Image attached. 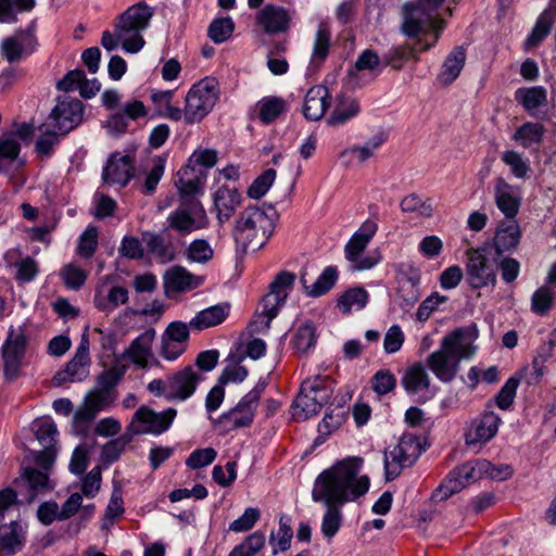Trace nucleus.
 I'll return each mask as SVG.
<instances>
[{"label":"nucleus","mask_w":556,"mask_h":556,"mask_svg":"<svg viewBox=\"0 0 556 556\" xmlns=\"http://www.w3.org/2000/svg\"><path fill=\"white\" fill-rule=\"evenodd\" d=\"M17 488H27V500L33 501L39 493L52 489L48 473L35 468H25L22 476L14 481Z\"/></svg>","instance_id":"nucleus-31"},{"label":"nucleus","mask_w":556,"mask_h":556,"mask_svg":"<svg viewBox=\"0 0 556 556\" xmlns=\"http://www.w3.org/2000/svg\"><path fill=\"white\" fill-rule=\"evenodd\" d=\"M494 199L497 208L508 219H514L520 206L518 189L509 185L504 178L498 177L494 185Z\"/></svg>","instance_id":"nucleus-23"},{"label":"nucleus","mask_w":556,"mask_h":556,"mask_svg":"<svg viewBox=\"0 0 556 556\" xmlns=\"http://www.w3.org/2000/svg\"><path fill=\"white\" fill-rule=\"evenodd\" d=\"M60 277L67 289L80 290L85 285L88 273L75 263L65 264L60 270Z\"/></svg>","instance_id":"nucleus-49"},{"label":"nucleus","mask_w":556,"mask_h":556,"mask_svg":"<svg viewBox=\"0 0 556 556\" xmlns=\"http://www.w3.org/2000/svg\"><path fill=\"white\" fill-rule=\"evenodd\" d=\"M466 62V49L457 46L445 58L439 79L444 85L452 84L460 74Z\"/></svg>","instance_id":"nucleus-36"},{"label":"nucleus","mask_w":556,"mask_h":556,"mask_svg":"<svg viewBox=\"0 0 556 556\" xmlns=\"http://www.w3.org/2000/svg\"><path fill=\"white\" fill-rule=\"evenodd\" d=\"M134 174V159L130 155H118L116 153L109 159L102 177L106 184L126 187Z\"/></svg>","instance_id":"nucleus-20"},{"label":"nucleus","mask_w":556,"mask_h":556,"mask_svg":"<svg viewBox=\"0 0 556 556\" xmlns=\"http://www.w3.org/2000/svg\"><path fill=\"white\" fill-rule=\"evenodd\" d=\"M229 308L228 303H223L202 309L190 320V327L195 330H203L217 326L226 319Z\"/></svg>","instance_id":"nucleus-35"},{"label":"nucleus","mask_w":556,"mask_h":556,"mask_svg":"<svg viewBox=\"0 0 556 556\" xmlns=\"http://www.w3.org/2000/svg\"><path fill=\"white\" fill-rule=\"evenodd\" d=\"M477 460H478L477 470L480 471L481 478L486 476L493 480L505 481L513 476V469L509 465H506V464L493 465L486 459H477Z\"/></svg>","instance_id":"nucleus-56"},{"label":"nucleus","mask_w":556,"mask_h":556,"mask_svg":"<svg viewBox=\"0 0 556 556\" xmlns=\"http://www.w3.org/2000/svg\"><path fill=\"white\" fill-rule=\"evenodd\" d=\"M477 468L478 460H475L473 463H465L453 469L439 485L434 497L440 501L446 500L467 485L480 480V471L477 470Z\"/></svg>","instance_id":"nucleus-14"},{"label":"nucleus","mask_w":556,"mask_h":556,"mask_svg":"<svg viewBox=\"0 0 556 556\" xmlns=\"http://www.w3.org/2000/svg\"><path fill=\"white\" fill-rule=\"evenodd\" d=\"M395 386V376L388 369L378 370L371 379V389L379 395L388 394Z\"/></svg>","instance_id":"nucleus-61"},{"label":"nucleus","mask_w":556,"mask_h":556,"mask_svg":"<svg viewBox=\"0 0 556 556\" xmlns=\"http://www.w3.org/2000/svg\"><path fill=\"white\" fill-rule=\"evenodd\" d=\"M368 299L369 294L363 287L350 288L338 298L337 306L343 314H350L353 308H364Z\"/></svg>","instance_id":"nucleus-45"},{"label":"nucleus","mask_w":556,"mask_h":556,"mask_svg":"<svg viewBox=\"0 0 556 556\" xmlns=\"http://www.w3.org/2000/svg\"><path fill=\"white\" fill-rule=\"evenodd\" d=\"M218 81L205 77L194 84L186 96L185 122L188 125L202 121L218 101Z\"/></svg>","instance_id":"nucleus-5"},{"label":"nucleus","mask_w":556,"mask_h":556,"mask_svg":"<svg viewBox=\"0 0 556 556\" xmlns=\"http://www.w3.org/2000/svg\"><path fill=\"white\" fill-rule=\"evenodd\" d=\"M330 29L325 25H320L315 34L312 63H323L327 59L330 50Z\"/></svg>","instance_id":"nucleus-51"},{"label":"nucleus","mask_w":556,"mask_h":556,"mask_svg":"<svg viewBox=\"0 0 556 556\" xmlns=\"http://www.w3.org/2000/svg\"><path fill=\"white\" fill-rule=\"evenodd\" d=\"M177 415L175 408H167L162 413H156L146 406L140 407L134 415L131 424L127 431L134 434L152 433L161 434L169 429L174 418Z\"/></svg>","instance_id":"nucleus-11"},{"label":"nucleus","mask_w":556,"mask_h":556,"mask_svg":"<svg viewBox=\"0 0 556 556\" xmlns=\"http://www.w3.org/2000/svg\"><path fill=\"white\" fill-rule=\"evenodd\" d=\"M132 437V433L127 431L125 434L104 444L101 451L102 462L108 465L115 463Z\"/></svg>","instance_id":"nucleus-52"},{"label":"nucleus","mask_w":556,"mask_h":556,"mask_svg":"<svg viewBox=\"0 0 556 556\" xmlns=\"http://www.w3.org/2000/svg\"><path fill=\"white\" fill-rule=\"evenodd\" d=\"M25 545V532L20 522L11 520L9 523L0 519V551L5 556H12Z\"/></svg>","instance_id":"nucleus-27"},{"label":"nucleus","mask_w":556,"mask_h":556,"mask_svg":"<svg viewBox=\"0 0 556 556\" xmlns=\"http://www.w3.org/2000/svg\"><path fill=\"white\" fill-rule=\"evenodd\" d=\"M203 277L193 275L180 265L173 266L165 274V285L174 292H186L200 287Z\"/></svg>","instance_id":"nucleus-30"},{"label":"nucleus","mask_w":556,"mask_h":556,"mask_svg":"<svg viewBox=\"0 0 556 556\" xmlns=\"http://www.w3.org/2000/svg\"><path fill=\"white\" fill-rule=\"evenodd\" d=\"M256 25L267 35L287 33L291 26V15L288 9L268 3L255 16Z\"/></svg>","instance_id":"nucleus-17"},{"label":"nucleus","mask_w":556,"mask_h":556,"mask_svg":"<svg viewBox=\"0 0 556 556\" xmlns=\"http://www.w3.org/2000/svg\"><path fill=\"white\" fill-rule=\"evenodd\" d=\"M556 291L551 286L543 285L531 296V311L540 316L545 315L554 305Z\"/></svg>","instance_id":"nucleus-48"},{"label":"nucleus","mask_w":556,"mask_h":556,"mask_svg":"<svg viewBox=\"0 0 556 556\" xmlns=\"http://www.w3.org/2000/svg\"><path fill=\"white\" fill-rule=\"evenodd\" d=\"M316 342V327L312 320H306L294 330L290 345L294 353L302 355L313 349Z\"/></svg>","instance_id":"nucleus-40"},{"label":"nucleus","mask_w":556,"mask_h":556,"mask_svg":"<svg viewBox=\"0 0 556 556\" xmlns=\"http://www.w3.org/2000/svg\"><path fill=\"white\" fill-rule=\"evenodd\" d=\"M338 277L337 267L327 266L314 283L307 285V280L304 275L301 276V283L307 296L318 298L325 295L333 288Z\"/></svg>","instance_id":"nucleus-37"},{"label":"nucleus","mask_w":556,"mask_h":556,"mask_svg":"<svg viewBox=\"0 0 556 556\" xmlns=\"http://www.w3.org/2000/svg\"><path fill=\"white\" fill-rule=\"evenodd\" d=\"M402 24L401 31L408 38L417 37V3L407 1L401 9Z\"/></svg>","instance_id":"nucleus-54"},{"label":"nucleus","mask_w":556,"mask_h":556,"mask_svg":"<svg viewBox=\"0 0 556 556\" xmlns=\"http://www.w3.org/2000/svg\"><path fill=\"white\" fill-rule=\"evenodd\" d=\"M213 447L194 450L186 459V466L191 469H200L212 464L216 458Z\"/></svg>","instance_id":"nucleus-63"},{"label":"nucleus","mask_w":556,"mask_h":556,"mask_svg":"<svg viewBox=\"0 0 556 556\" xmlns=\"http://www.w3.org/2000/svg\"><path fill=\"white\" fill-rule=\"evenodd\" d=\"M128 301V290L124 287L114 286L110 289L108 299H94L96 306L100 311L114 309Z\"/></svg>","instance_id":"nucleus-58"},{"label":"nucleus","mask_w":556,"mask_h":556,"mask_svg":"<svg viewBox=\"0 0 556 556\" xmlns=\"http://www.w3.org/2000/svg\"><path fill=\"white\" fill-rule=\"evenodd\" d=\"M37 23L31 21L25 28L15 31L2 39L0 52L9 63H18L36 52L39 42L37 38Z\"/></svg>","instance_id":"nucleus-9"},{"label":"nucleus","mask_w":556,"mask_h":556,"mask_svg":"<svg viewBox=\"0 0 556 556\" xmlns=\"http://www.w3.org/2000/svg\"><path fill=\"white\" fill-rule=\"evenodd\" d=\"M184 256L189 263L204 265L214 256V250L205 239H195L184 251Z\"/></svg>","instance_id":"nucleus-46"},{"label":"nucleus","mask_w":556,"mask_h":556,"mask_svg":"<svg viewBox=\"0 0 556 556\" xmlns=\"http://www.w3.org/2000/svg\"><path fill=\"white\" fill-rule=\"evenodd\" d=\"M556 22V0H552L549 7L539 16L532 31L527 37V48L538 46L551 31Z\"/></svg>","instance_id":"nucleus-38"},{"label":"nucleus","mask_w":556,"mask_h":556,"mask_svg":"<svg viewBox=\"0 0 556 556\" xmlns=\"http://www.w3.org/2000/svg\"><path fill=\"white\" fill-rule=\"evenodd\" d=\"M331 98L327 87L317 85L308 89L303 105V115L308 121H319L330 106Z\"/></svg>","instance_id":"nucleus-25"},{"label":"nucleus","mask_w":556,"mask_h":556,"mask_svg":"<svg viewBox=\"0 0 556 556\" xmlns=\"http://www.w3.org/2000/svg\"><path fill=\"white\" fill-rule=\"evenodd\" d=\"M363 463L362 457H346L325 469L315 481L312 497L327 507L321 520V532L327 539H332L342 526L340 506L357 500L369 490L368 476L358 477Z\"/></svg>","instance_id":"nucleus-1"},{"label":"nucleus","mask_w":556,"mask_h":556,"mask_svg":"<svg viewBox=\"0 0 556 556\" xmlns=\"http://www.w3.org/2000/svg\"><path fill=\"white\" fill-rule=\"evenodd\" d=\"M142 241L146 244L148 254L152 255L157 262L165 264L175 260L176 248L172 240L166 239L162 233L143 232Z\"/></svg>","instance_id":"nucleus-28"},{"label":"nucleus","mask_w":556,"mask_h":556,"mask_svg":"<svg viewBox=\"0 0 556 556\" xmlns=\"http://www.w3.org/2000/svg\"><path fill=\"white\" fill-rule=\"evenodd\" d=\"M125 372L126 367L124 365H113L98 376L97 384L93 390L114 401V390L125 376Z\"/></svg>","instance_id":"nucleus-42"},{"label":"nucleus","mask_w":556,"mask_h":556,"mask_svg":"<svg viewBox=\"0 0 556 556\" xmlns=\"http://www.w3.org/2000/svg\"><path fill=\"white\" fill-rule=\"evenodd\" d=\"M295 275L287 270L278 273L270 282L269 291L263 296L261 302V306H264L266 312L269 313L267 321L278 315L280 307L286 303L289 292L293 289Z\"/></svg>","instance_id":"nucleus-15"},{"label":"nucleus","mask_w":556,"mask_h":556,"mask_svg":"<svg viewBox=\"0 0 556 556\" xmlns=\"http://www.w3.org/2000/svg\"><path fill=\"white\" fill-rule=\"evenodd\" d=\"M202 379L191 366L177 371L165 381L166 399L185 401L195 391L199 381Z\"/></svg>","instance_id":"nucleus-18"},{"label":"nucleus","mask_w":556,"mask_h":556,"mask_svg":"<svg viewBox=\"0 0 556 556\" xmlns=\"http://www.w3.org/2000/svg\"><path fill=\"white\" fill-rule=\"evenodd\" d=\"M416 56V43L405 42L393 46L382 55V65L390 66L395 71L402 70L407 62Z\"/></svg>","instance_id":"nucleus-41"},{"label":"nucleus","mask_w":556,"mask_h":556,"mask_svg":"<svg viewBox=\"0 0 556 556\" xmlns=\"http://www.w3.org/2000/svg\"><path fill=\"white\" fill-rule=\"evenodd\" d=\"M545 128L541 123L527 122L516 129L513 139L522 148H536L542 142Z\"/></svg>","instance_id":"nucleus-43"},{"label":"nucleus","mask_w":556,"mask_h":556,"mask_svg":"<svg viewBox=\"0 0 556 556\" xmlns=\"http://www.w3.org/2000/svg\"><path fill=\"white\" fill-rule=\"evenodd\" d=\"M500 422L501 418L493 412L484 413L471 422L465 435L466 444L470 446L489 442L497 433Z\"/></svg>","instance_id":"nucleus-21"},{"label":"nucleus","mask_w":556,"mask_h":556,"mask_svg":"<svg viewBox=\"0 0 556 556\" xmlns=\"http://www.w3.org/2000/svg\"><path fill=\"white\" fill-rule=\"evenodd\" d=\"M443 2L444 0L419 1V52L433 47L445 27L440 13Z\"/></svg>","instance_id":"nucleus-10"},{"label":"nucleus","mask_w":556,"mask_h":556,"mask_svg":"<svg viewBox=\"0 0 556 556\" xmlns=\"http://www.w3.org/2000/svg\"><path fill=\"white\" fill-rule=\"evenodd\" d=\"M83 117V102L70 96L59 97L55 106L49 115L52 124L62 135H66L75 129L81 123Z\"/></svg>","instance_id":"nucleus-12"},{"label":"nucleus","mask_w":556,"mask_h":556,"mask_svg":"<svg viewBox=\"0 0 556 556\" xmlns=\"http://www.w3.org/2000/svg\"><path fill=\"white\" fill-rule=\"evenodd\" d=\"M21 153V144L18 141L12 138L0 139V172L8 169L9 165H12Z\"/></svg>","instance_id":"nucleus-55"},{"label":"nucleus","mask_w":556,"mask_h":556,"mask_svg":"<svg viewBox=\"0 0 556 556\" xmlns=\"http://www.w3.org/2000/svg\"><path fill=\"white\" fill-rule=\"evenodd\" d=\"M36 439L42 446H53L58 442V429L53 421L42 420L34 425Z\"/></svg>","instance_id":"nucleus-60"},{"label":"nucleus","mask_w":556,"mask_h":556,"mask_svg":"<svg viewBox=\"0 0 556 556\" xmlns=\"http://www.w3.org/2000/svg\"><path fill=\"white\" fill-rule=\"evenodd\" d=\"M177 176L176 186L179 190L180 199L186 201L195 199L194 195L201 192L206 179V173L203 168L190 164L180 168Z\"/></svg>","instance_id":"nucleus-22"},{"label":"nucleus","mask_w":556,"mask_h":556,"mask_svg":"<svg viewBox=\"0 0 556 556\" xmlns=\"http://www.w3.org/2000/svg\"><path fill=\"white\" fill-rule=\"evenodd\" d=\"M165 169V161L164 159L157 156L154 160V165L148 173L144 184L141 187V192L146 195L154 193L156 186L159 185L161 178L164 175Z\"/></svg>","instance_id":"nucleus-62"},{"label":"nucleus","mask_w":556,"mask_h":556,"mask_svg":"<svg viewBox=\"0 0 556 556\" xmlns=\"http://www.w3.org/2000/svg\"><path fill=\"white\" fill-rule=\"evenodd\" d=\"M216 218L220 225L227 223L241 203V194L235 188L220 186L213 195Z\"/></svg>","instance_id":"nucleus-26"},{"label":"nucleus","mask_w":556,"mask_h":556,"mask_svg":"<svg viewBox=\"0 0 556 556\" xmlns=\"http://www.w3.org/2000/svg\"><path fill=\"white\" fill-rule=\"evenodd\" d=\"M515 100L531 116H536L539 109L547 103V90L542 86L518 88L515 91Z\"/></svg>","instance_id":"nucleus-32"},{"label":"nucleus","mask_w":556,"mask_h":556,"mask_svg":"<svg viewBox=\"0 0 556 556\" xmlns=\"http://www.w3.org/2000/svg\"><path fill=\"white\" fill-rule=\"evenodd\" d=\"M199 212H204L199 200H181L180 206L167 217L169 228L181 233H189L195 224L193 215H198Z\"/></svg>","instance_id":"nucleus-24"},{"label":"nucleus","mask_w":556,"mask_h":556,"mask_svg":"<svg viewBox=\"0 0 556 556\" xmlns=\"http://www.w3.org/2000/svg\"><path fill=\"white\" fill-rule=\"evenodd\" d=\"M467 275L469 283L475 289H480L496 281V271L493 263L481 250L468 251Z\"/></svg>","instance_id":"nucleus-16"},{"label":"nucleus","mask_w":556,"mask_h":556,"mask_svg":"<svg viewBox=\"0 0 556 556\" xmlns=\"http://www.w3.org/2000/svg\"><path fill=\"white\" fill-rule=\"evenodd\" d=\"M459 362L455 355L441 345L439 351L430 355L429 367L440 380L451 381L458 370Z\"/></svg>","instance_id":"nucleus-29"},{"label":"nucleus","mask_w":556,"mask_h":556,"mask_svg":"<svg viewBox=\"0 0 556 556\" xmlns=\"http://www.w3.org/2000/svg\"><path fill=\"white\" fill-rule=\"evenodd\" d=\"M112 403L113 399H108L94 390H90L85 395L83 404L74 413L73 432L77 435L86 437L90 422Z\"/></svg>","instance_id":"nucleus-13"},{"label":"nucleus","mask_w":556,"mask_h":556,"mask_svg":"<svg viewBox=\"0 0 556 556\" xmlns=\"http://www.w3.org/2000/svg\"><path fill=\"white\" fill-rule=\"evenodd\" d=\"M502 161L509 166L513 175L517 178H526L531 170L529 161L514 150L505 151L502 154Z\"/></svg>","instance_id":"nucleus-57"},{"label":"nucleus","mask_w":556,"mask_h":556,"mask_svg":"<svg viewBox=\"0 0 556 556\" xmlns=\"http://www.w3.org/2000/svg\"><path fill=\"white\" fill-rule=\"evenodd\" d=\"M333 389L334 381L329 376H315L304 380L294 402L293 416L305 420L317 415L329 402Z\"/></svg>","instance_id":"nucleus-4"},{"label":"nucleus","mask_w":556,"mask_h":556,"mask_svg":"<svg viewBox=\"0 0 556 556\" xmlns=\"http://www.w3.org/2000/svg\"><path fill=\"white\" fill-rule=\"evenodd\" d=\"M417 460V435L404 433L399 442L384 451V476L387 481L397 478L403 469L412 467Z\"/></svg>","instance_id":"nucleus-8"},{"label":"nucleus","mask_w":556,"mask_h":556,"mask_svg":"<svg viewBox=\"0 0 556 556\" xmlns=\"http://www.w3.org/2000/svg\"><path fill=\"white\" fill-rule=\"evenodd\" d=\"M521 237L518 223L515 219H506L498 225L494 237V247L498 254L517 248Z\"/></svg>","instance_id":"nucleus-33"},{"label":"nucleus","mask_w":556,"mask_h":556,"mask_svg":"<svg viewBox=\"0 0 556 556\" xmlns=\"http://www.w3.org/2000/svg\"><path fill=\"white\" fill-rule=\"evenodd\" d=\"M27 345L28 336L26 326L23 325L16 329L10 327L8 336L1 346L3 377L5 381L12 382L21 376Z\"/></svg>","instance_id":"nucleus-6"},{"label":"nucleus","mask_w":556,"mask_h":556,"mask_svg":"<svg viewBox=\"0 0 556 556\" xmlns=\"http://www.w3.org/2000/svg\"><path fill=\"white\" fill-rule=\"evenodd\" d=\"M235 29L231 17H217L213 20L207 29L208 38L215 43H223L230 38Z\"/></svg>","instance_id":"nucleus-50"},{"label":"nucleus","mask_w":556,"mask_h":556,"mask_svg":"<svg viewBox=\"0 0 556 556\" xmlns=\"http://www.w3.org/2000/svg\"><path fill=\"white\" fill-rule=\"evenodd\" d=\"M477 338V331L472 327L459 328L446 336L442 341V346L459 361L470 358L476 352L473 341Z\"/></svg>","instance_id":"nucleus-19"},{"label":"nucleus","mask_w":556,"mask_h":556,"mask_svg":"<svg viewBox=\"0 0 556 556\" xmlns=\"http://www.w3.org/2000/svg\"><path fill=\"white\" fill-rule=\"evenodd\" d=\"M237 463L229 460L226 463L225 469L220 465H216L212 470L213 480L223 488L230 486L237 478Z\"/></svg>","instance_id":"nucleus-64"},{"label":"nucleus","mask_w":556,"mask_h":556,"mask_svg":"<svg viewBox=\"0 0 556 556\" xmlns=\"http://www.w3.org/2000/svg\"><path fill=\"white\" fill-rule=\"evenodd\" d=\"M257 105L258 118L266 125L275 122L286 110V102L279 97L263 98Z\"/></svg>","instance_id":"nucleus-47"},{"label":"nucleus","mask_w":556,"mask_h":556,"mask_svg":"<svg viewBox=\"0 0 556 556\" xmlns=\"http://www.w3.org/2000/svg\"><path fill=\"white\" fill-rule=\"evenodd\" d=\"M35 7L36 0H0V22L14 24L18 14L31 12Z\"/></svg>","instance_id":"nucleus-44"},{"label":"nucleus","mask_w":556,"mask_h":556,"mask_svg":"<svg viewBox=\"0 0 556 556\" xmlns=\"http://www.w3.org/2000/svg\"><path fill=\"white\" fill-rule=\"evenodd\" d=\"M152 16L153 10L146 2L130 5L115 18L114 34L109 30L102 33V47L113 51L121 42L126 52H139L146 43L142 31L148 28Z\"/></svg>","instance_id":"nucleus-2"},{"label":"nucleus","mask_w":556,"mask_h":556,"mask_svg":"<svg viewBox=\"0 0 556 556\" xmlns=\"http://www.w3.org/2000/svg\"><path fill=\"white\" fill-rule=\"evenodd\" d=\"M99 231L96 226H88L79 236L76 253L85 258H91L98 249Z\"/></svg>","instance_id":"nucleus-53"},{"label":"nucleus","mask_w":556,"mask_h":556,"mask_svg":"<svg viewBox=\"0 0 556 556\" xmlns=\"http://www.w3.org/2000/svg\"><path fill=\"white\" fill-rule=\"evenodd\" d=\"M358 113V102L354 98L349 97L345 93H340L337 97L334 109L330 116L328 117L327 124L330 126L343 125L348 121L356 116Z\"/></svg>","instance_id":"nucleus-39"},{"label":"nucleus","mask_w":556,"mask_h":556,"mask_svg":"<svg viewBox=\"0 0 556 556\" xmlns=\"http://www.w3.org/2000/svg\"><path fill=\"white\" fill-rule=\"evenodd\" d=\"M265 389L266 382L258 381L235 407L219 416L217 424L223 425L225 431L250 427L254 421L260 399Z\"/></svg>","instance_id":"nucleus-7"},{"label":"nucleus","mask_w":556,"mask_h":556,"mask_svg":"<svg viewBox=\"0 0 556 556\" xmlns=\"http://www.w3.org/2000/svg\"><path fill=\"white\" fill-rule=\"evenodd\" d=\"M155 330L153 328L147 329L139 337H137L127 350V354L134 364L141 368H146L149 358L152 356V343L155 339Z\"/></svg>","instance_id":"nucleus-34"},{"label":"nucleus","mask_w":556,"mask_h":556,"mask_svg":"<svg viewBox=\"0 0 556 556\" xmlns=\"http://www.w3.org/2000/svg\"><path fill=\"white\" fill-rule=\"evenodd\" d=\"M275 230V223L258 206H248L239 215L232 231L235 242L243 251H256L265 245Z\"/></svg>","instance_id":"nucleus-3"},{"label":"nucleus","mask_w":556,"mask_h":556,"mask_svg":"<svg viewBox=\"0 0 556 556\" xmlns=\"http://www.w3.org/2000/svg\"><path fill=\"white\" fill-rule=\"evenodd\" d=\"M276 177V170L273 168H268L263 172L249 187L248 195L251 199L258 200L261 199L273 185Z\"/></svg>","instance_id":"nucleus-59"}]
</instances>
